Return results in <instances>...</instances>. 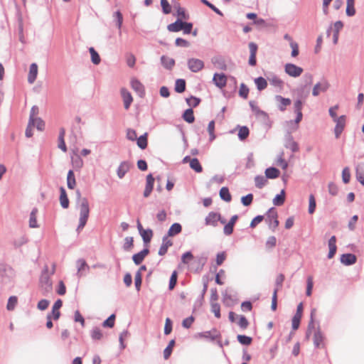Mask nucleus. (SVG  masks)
<instances>
[{"mask_svg": "<svg viewBox=\"0 0 364 364\" xmlns=\"http://www.w3.org/2000/svg\"><path fill=\"white\" fill-rule=\"evenodd\" d=\"M187 66L193 73H198L204 68V62L198 58H188L187 60Z\"/></svg>", "mask_w": 364, "mask_h": 364, "instance_id": "9d476101", "label": "nucleus"}, {"mask_svg": "<svg viewBox=\"0 0 364 364\" xmlns=\"http://www.w3.org/2000/svg\"><path fill=\"white\" fill-rule=\"evenodd\" d=\"M186 102L189 107H196L200 103L201 100L199 97L191 95L189 97L186 98Z\"/></svg>", "mask_w": 364, "mask_h": 364, "instance_id": "4d7b16f0", "label": "nucleus"}, {"mask_svg": "<svg viewBox=\"0 0 364 364\" xmlns=\"http://www.w3.org/2000/svg\"><path fill=\"white\" fill-rule=\"evenodd\" d=\"M172 245L173 242L171 240H168V237H167V236H164L162 237V243L158 252L159 255H165L168 252V247H171Z\"/></svg>", "mask_w": 364, "mask_h": 364, "instance_id": "4be33fe9", "label": "nucleus"}, {"mask_svg": "<svg viewBox=\"0 0 364 364\" xmlns=\"http://www.w3.org/2000/svg\"><path fill=\"white\" fill-rule=\"evenodd\" d=\"M356 180L364 186V164H360L355 167Z\"/></svg>", "mask_w": 364, "mask_h": 364, "instance_id": "7c9ffc66", "label": "nucleus"}, {"mask_svg": "<svg viewBox=\"0 0 364 364\" xmlns=\"http://www.w3.org/2000/svg\"><path fill=\"white\" fill-rule=\"evenodd\" d=\"M346 115H341L333 122H336L334 134L336 139L339 138L346 126Z\"/></svg>", "mask_w": 364, "mask_h": 364, "instance_id": "9b49d317", "label": "nucleus"}, {"mask_svg": "<svg viewBox=\"0 0 364 364\" xmlns=\"http://www.w3.org/2000/svg\"><path fill=\"white\" fill-rule=\"evenodd\" d=\"M330 87V84L327 80L323 78L321 82H317L313 87L312 90V95L314 97H317L319 95L320 92H326Z\"/></svg>", "mask_w": 364, "mask_h": 364, "instance_id": "1a4fd4ad", "label": "nucleus"}, {"mask_svg": "<svg viewBox=\"0 0 364 364\" xmlns=\"http://www.w3.org/2000/svg\"><path fill=\"white\" fill-rule=\"evenodd\" d=\"M177 279H178V272L176 270L173 271L171 273V275L169 279V283H168V289L173 290L176 284H177Z\"/></svg>", "mask_w": 364, "mask_h": 364, "instance_id": "bf43d9fd", "label": "nucleus"}, {"mask_svg": "<svg viewBox=\"0 0 364 364\" xmlns=\"http://www.w3.org/2000/svg\"><path fill=\"white\" fill-rule=\"evenodd\" d=\"M113 17L116 21V26L119 30V33H121V28L123 23V15L119 10H117L114 13Z\"/></svg>", "mask_w": 364, "mask_h": 364, "instance_id": "3c124183", "label": "nucleus"}, {"mask_svg": "<svg viewBox=\"0 0 364 364\" xmlns=\"http://www.w3.org/2000/svg\"><path fill=\"white\" fill-rule=\"evenodd\" d=\"M186 82L184 79L178 78L175 81L174 90L177 93H183L186 90Z\"/></svg>", "mask_w": 364, "mask_h": 364, "instance_id": "ea45409f", "label": "nucleus"}, {"mask_svg": "<svg viewBox=\"0 0 364 364\" xmlns=\"http://www.w3.org/2000/svg\"><path fill=\"white\" fill-rule=\"evenodd\" d=\"M254 82L259 91H262L267 87V80L262 76L255 78Z\"/></svg>", "mask_w": 364, "mask_h": 364, "instance_id": "79ce46f5", "label": "nucleus"}, {"mask_svg": "<svg viewBox=\"0 0 364 364\" xmlns=\"http://www.w3.org/2000/svg\"><path fill=\"white\" fill-rule=\"evenodd\" d=\"M249 92V87L245 83L242 82L240 85L238 92L239 96L243 99H247L248 97Z\"/></svg>", "mask_w": 364, "mask_h": 364, "instance_id": "052dcab7", "label": "nucleus"}, {"mask_svg": "<svg viewBox=\"0 0 364 364\" xmlns=\"http://www.w3.org/2000/svg\"><path fill=\"white\" fill-rule=\"evenodd\" d=\"M38 75V65L36 63L31 64L28 75V82L33 84L36 80Z\"/></svg>", "mask_w": 364, "mask_h": 364, "instance_id": "393cba45", "label": "nucleus"}, {"mask_svg": "<svg viewBox=\"0 0 364 364\" xmlns=\"http://www.w3.org/2000/svg\"><path fill=\"white\" fill-rule=\"evenodd\" d=\"M160 60L162 66L168 70H171L175 65V60L173 58L164 55L161 56Z\"/></svg>", "mask_w": 364, "mask_h": 364, "instance_id": "cd10ccee", "label": "nucleus"}, {"mask_svg": "<svg viewBox=\"0 0 364 364\" xmlns=\"http://www.w3.org/2000/svg\"><path fill=\"white\" fill-rule=\"evenodd\" d=\"M181 231L182 225L179 223H174L170 226L166 235H165L164 236H167V237H174L181 233Z\"/></svg>", "mask_w": 364, "mask_h": 364, "instance_id": "a878e982", "label": "nucleus"}, {"mask_svg": "<svg viewBox=\"0 0 364 364\" xmlns=\"http://www.w3.org/2000/svg\"><path fill=\"white\" fill-rule=\"evenodd\" d=\"M175 344H176L175 340L171 339L169 341L168 346L164 350V358L165 360L168 359L169 357L171 356L172 351H173V348L174 347Z\"/></svg>", "mask_w": 364, "mask_h": 364, "instance_id": "09e8293b", "label": "nucleus"}, {"mask_svg": "<svg viewBox=\"0 0 364 364\" xmlns=\"http://www.w3.org/2000/svg\"><path fill=\"white\" fill-rule=\"evenodd\" d=\"M239 218L237 215H232L230 220L225 225L223 228V232L225 235H230L234 231V227Z\"/></svg>", "mask_w": 364, "mask_h": 364, "instance_id": "f3484780", "label": "nucleus"}, {"mask_svg": "<svg viewBox=\"0 0 364 364\" xmlns=\"http://www.w3.org/2000/svg\"><path fill=\"white\" fill-rule=\"evenodd\" d=\"M63 306V301L60 299H58L53 304L52 306V310L50 313H48L47 315L51 316L53 317V320H58L59 319L60 316V309Z\"/></svg>", "mask_w": 364, "mask_h": 364, "instance_id": "dca6fc26", "label": "nucleus"}, {"mask_svg": "<svg viewBox=\"0 0 364 364\" xmlns=\"http://www.w3.org/2000/svg\"><path fill=\"white\" fill-rule=\"evenodd\" d=\"M237 341L242 346H250L252 342V338L246 335L238 334Z\"/></svg>", "mask_w": 364, "mask_h": 364, "instance_id": "603ef678", "label": "nucleus"}, {"mask_svg": "<svg viewBox=\"0 0 364 364\" xmlns=\"http://www.w3.org/2000/svg\"><path fill=\"white\" fill-rule=\"evenodd\" d=\"M67 186L69 189H74L76 186V180L73 170L70 169L67 174Z\"/></svg>", "mask_w": 364, "mask_h": 364, "instance_id": "f704fd0d", "label": "nucleus"}, {"mask_svg": "<svg viewBox=\"0 0 364 364\" xmlns=\"http://www.w3.org/2000/svg\"><path fill=\"white\" fill-rule=\"evenodd\" d=\"M60 203L63 208L66 209L69 207L70 201L67 195V192L64 187L60 186Z\"/></svg>", "mask_w": 364, "mask_h": 364, "instance_id": "5701e85b", "label": "nucleus"}, {"mask_svg": "<svg viewBox=\"0 0 364 364\" xmlns=\"http://www.w3.org/2000/svg\"><path fill=\"white\" fill-rule=\"evenodd\" d=\"M286 192L284 189L280 191V193L277 194L273 198V204L276 206H281L285 202Z\"/></svg>", "mask_w": 364, "mask_h": 364, "instance_id": "c9c22d12", "label": "nucleus"}, {"mask_svg": "<svg viewBox=\"0 0 364 364\" xmlns=\"http://www.w3.org/2000/svg\"><path fill=\"white\" fill-rule=\"evenodd\" d=\"M77 273L76 276L81 278L87 275L89 272L90 267L87 264L86 260L83 258L78 259L76 261Z\"/></svg>", "mask_w": 364, "mask_h": 364, "instance_id": "39448f33", "label": "nucleus"}, {"mask_svg": "<svg viewBox=\"0 0 364 364\" xmlns=\"http://www.w3.org/2000/svg\"><path fill=\"white\" fill-rule=\"evenodd\" d=\"M136 144L141 149H145L148 145V133L145 132L139 137H136Z\"/></svg>", "mask_w": 364, "mask_h": 364, "instance_id": "e433bc0d", "label": "nucleus"}, {"mask_svg": "<svg viewBox=\"0 0 364 364\" xmlns=\"http://www.w3.org/2000/svg\"><path fill=\"white\" fill-rule=\"evenodd\" d=\"M134 247V238L133 237H126L124 238V243L123 245V250L126 252L130 251Z\"/></svg>", "mask_w": 364, "mask_h": 364, "instance_id": "680f3d73", "label": "nucleus"}, {"mask_svg": "<svg viewBox=\"0 0 364 364\" xmlns=\"http://www.w3.org/2000/svg\"><path fill=\"white\" fill-rule=\"evenodd\" d=\"M182 118L188 124L193 123L195 121L193 109L191 107L186 109L182 114Z\"/></svg>", "mask_w": 364, "mask_h": 364, "instance_id": "4c0bfd02", "label": "nucleus"}, {"mask_svg": "<svg viewBox=\"0 0 364 364\" xmlns=\"http://www.w3.org/2000/svg\"><path fill=\"white\" fill-rule=\"evenodd\" d=\"M189 166L196 173H201L203 171V166L198 158H193Z\"/></svg>", "mask_w": 364, "mask_h": 364, "instance_id": "49530a36", "label": "nucleus"}, {"mask_svg": "<svg viewBox=\"0 0 364 364\" xmlns=\"http://www.w3.org/2000/svg\"><path fill=\"white\" fill-rule=\"evenodd\" d=\"M130 167H131V164L129 161H124L121 162V164H119V166L117 170V176L119 178H124L125 174L129 170Z\"/></svg>", "mask_w": 364, "mask_h": 364, "instance_id": "b1692460", "label": "nucleus"}, {"mask_svg": "<svg viewBox=\"0 0 364 364\" xmlns=\"http://www.w3.org/2000/svg\"><path fill=\"white\" fill-rule=\"evenodd\" d=\"M296 94L298 96L297 99L304 100L309 94V90L308 87L300 85L296 90Z\"/></svg>", "mask_w": 364, "mask_h": 364, "instance_id": "de8ad7c7", "label": "nucleus"}, {"mask_svg": "<svg viewBox=\"0 0 364 364\" xmlns=\"http://www.w3.org/2000/svg\"><path fill=\"white\" fill-rule=\"evenodd\" d=\"M212 63L216 65L218 68L223 70H226L227 65L224 59L221 56L215 57L212 59Z\"/></svg>", "mask_w": 364, "mask_h": 364, "instance_id": "864d4df0", "label": "nucleus"}, {"mask_svg": "<svg viewBox=\"0 0 364 364\" xmlns=\"http://www.w3.org/2000/svg\"><path fill=\"white\" fill-rule=\"evenodd\" d=\"M196 337L200 338H205L210 341H216V339L221 338V333L217 328H213L210 331L198 333Z\"/></svg>", "mask_w": 364, "mask_h": 364, "instance_id": "7ed1b4c3", "label": "nucleus"}, {"mask_svg": "<svg viewBox=\"0 0 364 364\" xmlns=\"http://www.w3.org/2000/svg\"><path fill=\"white\" fill-rule=\"evenodd\" d=\"M264 173L267 179H275L279 176L280 171L276 167L270 166L265 169Z\"/></svg>", "mask_w": 364, "mask_h": 364, "instance_id": "c756f323", "label": "nucleus"}, {"mask_svg": "<svg viewBox=\"0 0 364 364\" xmlns=\"http://www.w3.org/2000/svg\"><path fill=\"white\" fill-rule=\"evenodd\" d=\"M37 213H38V209L36 208H33L30 213L29 227L31 228H36L38 227L37 220H36Z\"/></svg>", "mask_w": 364, "mask_h": 364, "instance_id": "c03bdc74", "label": "nucleus"}, {"mask_svg": "<svg viewBox=\"0 0 364 364\" xmlns=\"http://www.w3.org/2000/svg\"><path fill=\"white\" fill-rule=\"evenodd\" d=\"M267 221L269 222V228L272 230L278 227L279 222L277 219L278 214L274 207L270 208L267 212Z\"/></svg>", "mask_w": 364, "mask_h": 364, "instance_id": "f03ea898", "label": "nucleus"}, {"mask_svg": "<svg viewBox=\"0 0 364 364\" xmlns=\"http://www.w3.org/2000/svg\"><path fill=\"white\" fill-rule=\"evenodd\" d=\"M28 242V240L26 235H22L18 238L15 239L12 244L15 249H19L21 246L24 245Z\"/></svg>", "mask_w": 364, "mask_h": 364, "instance_id": "8fccbe9b", "label": "nucleus"}, {"mask_svg": "<svg viewBox=\"0 0 364 364\" xmlns=\"http://www.w3.org/2000/svg\"><path fill=\"white\" fill-rule=\"evenodd\" d=\"M183 21H181V18H176V20L167 26V29L170 32H179L183 29Z\"/></svg>", "mask_w": 364, "mask_h": 364, "instance_id": "c85d7f7f", "label": "nucleus"}, {"mask_svg": "<svg viewBox=\"0 0 364 364\" xmlns=\"http://www.w3.org/2000/svg\"><path fill=\"white\" fill-rule=\"evenodd\" d=\"M270 84L277 87H282L284 82L276 75L272 73L270 76L267 77Z\"/></svg>", "mask_w": 364, "mask_h": 364, "instance_id": "a18cd8bd", "label": "nucleus"}, {"mask_svg": "<svg viewBox=\"0 0 364 364\" xmlns=\"http://www.w3.org/2000/svg\"><path fill=\"white\" fill-rule=\"evenodd\" d=\"M275 100L280 102L278 108L280 111L284 112L286 110V107L291 105V101L289 98L284 97L281 95H276Z\"/></svg>", "mask_w": 364, "mask_h": 364, "instance_id": "2f4dec72", "label": "nucleus"}, {"mask_svg": "<svg viewBox=\"0 0 364 364\" xmlns=\"http://www.w3.org/2000/svg\"><path fill=\"white\" fill-rule=\"evenodd\" d=\"M237 129H238V139L240 141H245L250 134V129L247 126H240L237 125Z\"/></svg>", "mask_w": 364, "mask_h": 364, "instance_id": "473e14b6", "label": "nucleus"}, {"mask_svg": "<svg viewBox=\"0 0 364 364\" xmlns=\"http://www.w3.org/2000/svg\"><path fill=\"white\" fill-rule=\"evenodd\" d=\"M89 52L91 55V61L95 65L100 64L101 61L100 56L99 53L95 50V49L93 47H90L89 48Z\"/></svg>", "mask_w": 364, "mask_h": 364, "instance_id": "6e6d98bb", "label": "nucleus"}, {"mask_svg": "<svg viewBox=\"0 0 364 364\" xmlns=\"http://www.w3.org/2000/svg\"><path fill=\"white\" fill-rule=\"evenodd\" d=\"M150 250L148 246H144L143 250L132 255V260L136 265H139L144 258L149 254Z\"/></svg>", "mask_w": 364, "mask_h": 364, "instance_id": "4468645a", "label": "nucleus"}, {"mask_svg": "<svg viewBox=\"0 0 364 364\" xmlns=\"http://www.w3.org/2000/svg\"><path fill=\"white\" fill-rule=\"evenodd\" d=\"M200 2L208 6L218 15L223 16V13L208 0H200Z\"/></svg>", "mask_w": 364, "mask_h": 364, "instance_id": "e2e57ef3", "label": "nucleus"}, {"mask_svg": "<svg viewBox=\"0 0 364 364\" xmlns=\"http://www.w3.org/2000/svg\"><path fill=\"white\" fill-rule=\"evenodd\" d=\"M316 198L313 194H311L309 196V209H308L309 213L313 214L316 210Z\"/></svg>", "mask_w": 364, "mask_h": 364, "instance_id": "0e129e2a", "label": "nucleus"}, {"mask_svg": "<svg viewBox=\"0 0 364 364\" xmlns=\"http://www.w3.org/2000/svg\"><path fill=\"white\" fill-rule=\"evenodd\" d=\"M18 40L21 43L23 44L26 43V38L24 37L23 34V19L21 18V16L19 14L18 18Z\"/></svg>", "mask_w": 364, "mask_h": 364, "instance_id": "72a5a7b5", "label": "nucleus"}, {"mask_svg": "<svg viewBox=\"0 0 364 364\" xmlns=\"http://www.w3.org/2000/svg\"><path fill=\"white\" fill-rule=\"evenodd\" d=\"M220 198L225 202H230L232 196L230 193L229 188L226 186L222 187L219 191Z\"/></svg>", "mask_w": 364, "mask_h": 364, "instance_id": "37998d69", "label": "nucleus"}, {"mask_svg": "<svg viewBox=\"0 0 364 364\" xmlns=\"http://www.w3.org/2000/svg\"><path fill=\"white\" fill-rule=\"evenodd\" d=\"M324 335L322 333L320 326L318 325L317 328L315 329V332L314 334V347L318 348L321 343L323 342Z\"/></svg>", "mask_w": 364, "mask_h": 364, "instance_id": "412c9836", "label": "nucleus"}, {"mask_svg": "<svg viewBox=\"0 0 364 364\" xmlns=\"http://www.w3.org/2000/svg\"><path fill=\"white\" fill-rule=\"evenodd\" d=\"M90 215L89 202L86 198H82L80 204V220L87 222Z\"/></svg>", "mask_w": 364, "mask_h": 364, "instance_id": "6e6552de", "label": "nucleus"}, {"mask_svg": "<svg viewBox=\"0 0 364 364\" xmlns=\"http://www.w3.org/2000/svg\"><path fill=\"white\" fill-rule=\"evenodd\" d=\"M39 286L43 296H48L53 291V282L49 274V268L44 265L39 279Z\"/></svg>", "mask_w": 364, "mask_h": 364, "instance_id": "f257e3e1", "label": "nucleus"}, {"mask_svg": "<svg viewBox=\"0 0 364 364\" xmlns=\"http://www.w3.org/2000/svg\"><path fill=\"white\" fill-rule=\"evenodd\" d=\"M71 163L75 171H80L84 164L83 160L78 154L71 157Z\"/></svg>", "mask_w": 364, "mask_h": 364, "instance_id": "58836bf2", "label": "nucleus"}, {"mask_svg": "<svg viewBox=\"0 0 364 364\" xmlns=\"http://www.w3.org/2000/svg\"><path fill=\"white\" fill-rule=\"evenodd\" d=\"M303 311L304 305L303 303L301 302L297 305L296 314L291 318V328L293 331H296L299 328L303 316Z\"/></svg>", "mask_w": 364, "mask_h": 364, "instance_id": "20e7f679", "label": "nucleus"}, {"mask_svg": "<svg viewBox=\"0 0 364 364\" xmlns=\"http://www.w3.org/2000/svg\"><path fill=\"white\" fill-rule=\"evenodd\" d=\"M161 11L164 14H169L171 12V6L168 0H160Z\"/></svg>", "mask_w": 364, "mask_h": 364, "instance_id": "774afa93", "label": "nucleus"}, {"mask_svg": "<svg viewBox=\"0 0 364 364\" xmlns=\"http://www.w3.org/2000/svg\"><path fill=\"white\" fill-rule=\"evenodd\" d=\"M18 302V298L16 296H11L7 301L6 309L8 311H13L15 309Z\"/></svg>", "mask_w": 364, "mask_h": 364, "instance_id": "338daca9", "label": "nucleus"}, {"mask_svg": "<svg viewBox=\"0 0 364 364\" xmlns=\"http://www.w3.org/2000/svg\"><path fill=\"white\" fill-rule=\"evenodd\" d=\"M213 84L218 88L223 89L227 84V77L223 73H215L213 77Z\"/></svg>", "mask_w": 364, "mask_h": 364, "instance_id": "f8f14e48", "label": "nucleus"}, {"mask_svg": "<svg viewBox=\"0 0 364 364\" xmlns=\"http://www.w3.org/2000/svg\"><path fill=\"white\" fill-rule=\"evenodd\" d=\"M139 235L142 238L144 246H148L151 241L154 232L151 228H147L141 232Z\"/></svg>", "mask_w": 364, "mask_h": 364, "instance_id": "bb28decb", "label": "nucleus"}, {"mask_svg": "<svg viewBox=\"0 0 364 364\" xmlns=\"http://www.w3.org/2000/svg\"><path fill=\"white\" fill-rule=\"evenodd\" d=\"M131 87L138 94L140 97H144L145 95V90L143 84L136 78L133 77L131 79Z\"/></svg>", "mask_w": 364, "mask_h": 364, "instance_id": "2eb2a0df", "label": "nucleus"}, {"mask_svg": "<svg viewBox=\"0 0 364 364\" xmlns=\"http://www.w3.org/2000/svg\"><path fill=\"white\" fill-rule=\"evenodd\" d=\"M284 146L286 149H290L293 153L298 151L299 149L298 143L294 140L293 136L289 131L284 136Z\"/></svg>", "mask_w": 364, "mask_h": 364, "instance_id": "0eeeda50", "label": "nucleus"}, {"mask_svg": "<svg viewBox=\"0 0 364 364\" xmlns=\"http://www.w3.org/2000/svg\"><path fill=\"white\" fill-rule=\"evenodd\" d=\"M249 48H250V57L248 60V64L250 66H255L257 65V53L258 50V46L257 43L254 42L249 43Z\"/></svg>", "mask_w": 364, "mask_h": 364, "instance_id": "ddd939ff", "label": "nucleus"}, {"mask_svg": "<svg viewBox=\"0 0 364 364\" xmlns=\"http://www.w3.org/2000/svg\"><path fill=\"white\" fill-rule=\"evenodd\" d=\"M254 196L252 193H248L241 197L240 201L244 206H250L253 201Z\"/></svg>", "mask_w": 364, "mask_h": 364, "instance_id": "69168bd1", "label": "nucleus"}, {"mask_svg": "<svg viewBox=\"0 0 364 364\" xmlns=\"http://www.w3.org/2000/svg\"><path fill=\"white\" fill-rule=\"evenodd\" d=\"M177 18H181V21H186L189 19V14L186 12V9L181 7L179 4L176 6Z\"/></svg>", "mask_w": 364, "mask_h": 364, "instance_id": "a19ab883", "label": "nucleus"}, {"mask_svg": "<svg viewBox=\"0 0 364 364\" xmlns=\"http://www.w3.org/2000/svg\"><path fill=\"white\" fill-rule=\"evenodd\" d=\"M284 71L290 77H298L302 74L304 70L301 67L291 63H288L284 65Z\"/></svg>", "mask_w": 364, "mask_h": 364, "instance_id": "423d86ee", "label": "nucleus"}, {"mask_svg": "<svg viewBox=\"0 0 364 364\" xmlns=\"http://www.w3.org/2000/svg\"><path fill=\"white\" fill-rule=\"evenodd\" d=\"M218 219H220V213L211 211L205 218V225L216 227L218 226Z\"/></svg>", "mask_w": 364, "mask_h": 364, "instance_id": "6ab92c4d", "label": "nucleus"}, {"mask_svg": "<svg viewBox=\"0 0 364 364\" xmlns=\"http://www.w3.org/2000/svg\"><path fill=\"white\" fill-rule=\"evenodd\" d=\"M303 84L301 86L309 87L313 82V75L310 73H306L303 75L302 77Z\"/></svg>", "mask_w": 364, "mask_h": 364, "instance_id": "13d9d810", "label": "nucleus"}, {"mask_svg": "<svg viewBox=\"0 0 364 364\" xmlns=\"http://www.w3.org/2000/svg\"><path fill=\"white\" fill-rule=\"evenodd\" d=\"M340 261L345 266H350L356 263L357 257L352 253H344L341 255Z\"/></svg>", "mask_w": 364, "mask_h": 364, "instance_id": "a211bd4d", "label": "nucleus"}, {"mask_svg": "<svg viewBox=\"0 0 364 364\" xmlns=\"http://www.w3.org/2000/svg\"><path fill=\"white\" fill-rule=\"evenodd\" d=\"M120 92L123 98L124 109H129L133 102V97L131 93L124 87L121 89Z\"/></svg>", "mask_w": 364, "mask_h": 364, "instance_id": "aec40b11", "label": "nucleus"}, {"mask_svg": "<svg viewBox=\"0 0 364 364\" xmlns=\"http://www.w3.org/2000/svg\"><path fill=\"white\" fill-rule=\"evenodd\" d=\"M255 186L257 188H263L267 183L266 176L257 175L255 177Z\"/></svg>", "mask_w": 364, "mask_h": 364, "instance_id": "5fc2aeb1", "label": "nucleus"}]
</instances>
